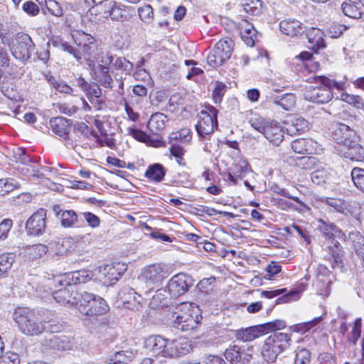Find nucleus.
I'll return each instance as SVG.
<instances>
[{"label": "nucleus", "instance_id": "1", "mask_svg": "<svg viewBox=\"0 0 364 364\" xmlns=\"http://www.w3.org/2000/svg\"><path fill=\"white\" fill-rule=\"evenodd\" d=\"M144 347L154 356L176 358L187 355L192 349L185 338L167 339L160 335H152L144 340Z\"/></svg>", "mask_w": 364, "mask_h": 364}, {"label": "nucleus", "instance_id": "2", "mask_svg": "<svg viewBox=\"0 0 364 364\" xmlns=\"http://www.w3.org/2000/svg\"><path fill=\"white\" fill-rule=\"evenodd\" d=\"M13 318L19 331L28 336H38L48 329L46 322L38 320L34 310L18 306L13 313Z\"/></svg>", "mask_w": 364, "mask_h": 364}, {"label": "nucleus", "instance_id": "3", "mask_svg": "<svg viewBox=\"0 0 364 364\" xmlns=\"http://www.w3.org/2000/svg\"><path fill=\"white\" fill-rule=\"evenodd\" d=\"M291 333L275 332L268 336L261 349L262 359L267 363H274L282 352L291 343Z\"/></svg>", "mask_w": 364, "mask_h": 364}, {"label": "nucleus", "instance_id": "4", "mask_svg": "<svg viewBox=\"0 0 364 364\" xmlns=\"http://www.w3.org/2000/svg\"><path fill=\"white\" fill-rule=\"evenodd\" d=\"M77 295L76 306L82 314L93 316L103 315L108 311L109 306L103 298L87 291Z\"/></svg>", "mask_w": 364, "mask_h": 364}, {"label": "nucleus", "instance_id": "5", "mask_svg": "<svg viewBox=\"0 0 364 364\" xmlns=\"http://www.w3.org/2000/svg\"><path fill=\"white\" fill-rule=\"evenodd\" d=\"M316 82H320L323 86L311 87L304 92V97L306 100L318 104L327 103L333 98L332 88L338 90L342 88L338 82L324 76L316 77Z\"/></svg>", "mask_w": 364, "mask_h": 364}, {"label": "nucleus", "instance_id": "6", "mask_svg": "<svg viewBox=\"0 0 364 364\" xmlns=\"http://www.w3.org/2000/svg\"><path fill=\"white\" fill-rule=\"evenodd\" d=\"M173 316H175L173 321V326L182 331L196 328L199 322V316L193 309V304H181L178 309L173 313Z\"/></svg>", "mask_w": 364, "mask_h": 364}, {"label": "nucleus", "instance_id": "7", "mask_svg": "<svg viewBox=\"0 0 364 364\" xmlns=\"http://www.w3.org/2000/svg\"><path fill=\"white\" fill-rule=\"evenodd\" d=\"M218 109L212 105L205 107L200 112L199 119L196 124V129L200 139L210 136L218 127Z\"/></svg>", "mask_w": 364, "mask_h": 364}, {"label": "nucleus", "instance_id": "8", "mask_svg": "<svg viewBox=\"0 0 364 364\" xmlns=\"http://www.w3.org/2000/svg\"><path fill=\"white\" fill-rule=\"evenodd\" d=\"M9 46L13 56L23 63L31 58L35 49V44L30 36L23 33H18L14 41Z\"/></svg>", "mask_w": 364, "mask_h": 364}, {"label": "nucleus", "instance_id": "9", "mask_svg": "<svg viewBox=\"0 0 364 364\" xmlns=\"http://www.w3.org/2000/svg\"><path fill=\"white\" fill-rule=\"evenodd\" d=\"M233 47L234 43L231 39L220 40L208 55L207 63L213 68L222 65L225 61L230 59L233 50Z\"/></svg>", "mask_w": 364, "mask_h": 364}, {"label": "nucleus", "instance_id": "10", "mask_svg": "<svg viewBox=\"0 0 364 364\" xmlns=\"http://www.w3.org/2000/svg\"><path fill=\"white\" fill-rule=\"evenodd\" d=\"M193 284L192 278L185 274L174 275L168 282L166 288L173 297L183 295Z\"/></svg>", "mask_w": 364, "mask_h": 364}, {"label": "nucleus", "instance_id": "11", "mask_svg": "<svg viewBox=\"0 0 364 364\" xmlns=\"http://www.w3.org/2000/svg\"><path fill=\"white\" fill-rule=\"evenodd\" d=\"M46 228V210L40 208L32 214L26 223L28 235L39 236L44 233Z\"/></svg>", "mask_w": 364, "mask_h": 364}, {"label": "nucleus", "instance_id": "12", "mask_svg": "<svg viewBox=\"0 0 364 364\" xmlns=\"http://www.w3.org/2000/svg\"><path fill=\"white\" fill-rule=\"evenodd\" d=\"M253 347L230 346L225 352V356L230 364H248L252 358Z\"/></svg>", "mask_w": 364, "mask_h": 364}, {"label": "nucleus", "instance_id": "13", "mask_svg": "<svg viewBox=\"0 0 364 364\" xmlns=\"http://www.w3.org/2000/svg\"><path fill=\"white\" fill-rule=\"evenodd\" d=\"M49 125L55 135L63 139L67 144L73 146V140L69 136L72 125L70 119L63 117H53L50 119Z\"/></svg>", "mask_w": 364, "mask_h": 364}, {"label": "nucleus", "instance_id": "14", "mask_svg": "<svg viewBox=\"0 0 364 364\" xmlns=\"http://www.w3.org/2000/svg\"><path fill=\"white\" fill-rule=\"evenodd\" d=\"M333 138L337 144L343 147L352 143L351 141L358 139L355 132L346 124L340 123L336 124L333 131Z\"/></svg>", "mask_w": 364, "mask_h": 364}, {"label": "nucleus", "instance_id": "15", "mask_svg": "<svg viewBox=\"0 0 364 364\" xmlns=\"http://www.w3.org/2000/svg\"><path fill=\"white\" fill-rule=\"evenodd\" d=\"M317 223V229L326 239L332 241L335 237L341 238L344 236L342 230L333 223L323 219H318Z\"/></svg>", "mask_w": 364, "mask_h": 364}, {"label": "nucleus", "instance_id": "16", "mask_svg": "<svg viewBox=\"0 0 364 364\" xmlns=\"http://www.w3.org/2000/svg\"><path fill=\"white\" fill-rule=\"evenodd\" d=\"M318 148V144L312 139L301 138L295 139L291 143V149L295 153L301 154H313Z\"/></svg>", "mask_w": 364, "mask_h": 364}, {"label": "nucleus", "instance_id": "17", "mask_svg": "<svg viewBox=\"0 0 364 364\" xmlns=\"http://www.w3.org/2000/svg\"><path fill=\"white\" fill-rule=\"evenodd\" d=\"M273 145L279 146L284 139V131L278 123L270 121L262 134Z\"/></svg>", "mask_w": 364, "mask_h": 364}, {"label": "nucleus", "instance_id": "18", "mask_svg": "<svg viewBox=\"0 0 364 364\" xmlns=\"http://www.w3.org/2000/svg\"><path fill=\"white\" fill-rule=\"evenodd\" d=\"M331 243V245H328L326 247L327 251L333 259L332 262H331V267L333 269L336 268L341 269L344 267V262L343 259L344 251L343 250V247L338 241L333 240Z\"/></svg>", "mask_w": 364, "mask_h": 364}, {"label": "nucleus", "instance_id": "19", "mask_svg": "<svg viewBox=\"0 0 364 364\" xmlns=\"http://www.w3.org/2000/svg\"><path fill=\"white\" fill-rule=\"evenodd\" d=\"M341 150L343 156L350 161H362L364 159V148L358 143V139L351 141Z\"/></svg>", "mask_w": 364, "mask_h": 364}, {"label": "nucleus", "instance_id": "20", "mask_svg": "<svg viewBox=\"0 0 364 364\" xmlns=\"http://www.w3.org/2000/svg\"><path fill=\"white\" fill-rule=\"evenodd\" d=\"M306 36L308 39L309 47L314 51L326 48V43L323 39V33L318 28H310L305 29Z\"/></svg>", "mask_w": 364, "mask_h": 364}, {"label": "nucleus", "instance_id": "21", "mask_svg": "<svg viewBox=\"0 0 364 364\" xmlns=\"http://www.w3.org/2000/svg\"><path fill=\"white\" fill-rule=\"evenodd\" d=\"M279 28L283 33L291 37L301 36L305 32V28L302 23L295 19L282 21L279 23Z\"/></svg>", "mask_w": 364, "mask_h": 364}, {"label": "nucleus", "instance_id": "22", "mask_svg": "<svg viewBox=\"0 0 364 364\" xmlns=\"http://www.w3.org/2000/svg\"><path fill=\"white\" fill-rule=\"evenodd\" d=\"M100 277L104 284L111 285L119 280L121 273L112 264H105L98 268Z\"/></svg>", "mask_w": 364, "mask_h": 364}, {"label": "nucleus", "instance_id": "23", "mask_svg": "<svg viewBox=\"0 0 364 364\" xmlns=\"http://www.w3.org/2000/svg\"><path fill=\"white\" fill-rule=\"evenodd\" d=\"M263 334L260 325L250 326L236 331L235 337L243 342L251 341Z\"/></svg>", "mask_w": 364, "mask_h": 364}, {"label": "nucleus", "instance_id": "24", "mask_svg": "<svg viewBox=\"0 0 364 364\" xmlns=\"http://www.w3.org/2000/svg\"><path fill=\"white\" fill-rule=\"evenodd\" d=\"M53 46L54 48H60L63 51H66L70 54H72L77 60H80L82 59V56L80 53L75 50L70 44H69L67 41H63L59 37H53L49 39L47 43V46Z\"/></svg>", "mask_w": 364, "mask_h": 364}, {"label": "nucleus", "instance_id": "25", "mask_svg": "<svg viewBox=\"0 0 364 364\" xmlns=\"http://www.w3.org/2000/svg\"><path fill=\"white\" fill-rule=\"evenodd\" d=\"M70 287L62 288L53 292V299L60 304H68L73 306L76 304L77 297L72 296L70 294Z\"/></svg>", "mask_w": 364, "mask_h": 364}, {"label": "nucleus", "instance_id": "26", "mask_svg": "<svg viewBox=\"0 0 364 364\" xmlns=\"http://www.w3.org/2000/svg\"><path fill=\"white\" fill-rule=\"evenodd\" d=\"M68 282L66 285L72 287L70 283L78 284V283H86L90 281L92 277V273L90 270L81 269L78 271L73 272L68 274H66Z\"/></svg>", "mask_w": 364, "mask_h": 364}, {"label": "nucleus", "instance_id": "27", "mask_svg": "<svg viewBox=\"0 0 364 364\" xmlns=\"http://www.w3.org/2000/svg\"><path fill=\"white\" fill-rule=\"evenodd\" d=\"M143 277L146 282L156 284L161 282L164 279V273L157 265L147 267L143 272Z\"/></svg>", "mask_w": 364, "mask_h": 364}, {"label": "nucleus", "instance_id": "28", "mask_svg": "<svg viewBox=\"0 0 364 364\" xmlns=\"http://www.w3.org/2000/svg\"><path fill=\"white\" fill-rule=\"evenodd\" d=\"M166 118L167 117L163 113H154L151 114L147 123V127L151 132L156 134L158 132H160L165 128V122L166 121Z\"/></svg>", "mask_w": 364, "mask_h": 364}, {"label": "nucleus", "instance_id": "29", "mask_svg": "<svg viewBox=\"0 0 364 364\" xmlns=\"http://www.w3.org/2000/svg\"><path fill=\"white\" fill-rule=\"evenodd\" d=\"M46 346L53 350H65L70 348V343L65 336H53L46 341Z\"/></svg>", "mask_w": 364, "mask_h": 364}, {"label": "nucleus", "instance_id": "30", "mask_svg": "<svg viewBox=\"0 0 364 364\" xmlns=\"http://www.w3.org/2000/svg\"><path fill=\"white\" fill-rule=\"evenodd\" d=\"M165 174V168L161 164H154L148 167L145 176L151 181L159 183L164 180Z\"/></svg>", "mask_w": 364, "mask_h": 364}, {"label": "nucleus", "instance_id": "31", "mask_svg": "<svg viewBox=\"0 0 364 364\" xmlns=\"http://www.w3.org/2000/svg\"><path fill=\"white\" fill-rule=\"evenodd\" d=\"M273 102L282 107L284 110H291L296 104V96L292 93H286L282 96L273 97Z\"/></svg>", "mask_w": 364, "mask_h": 364}, {"label": "nucleus", "instance_id": "32", "mask_svg": "<svg viewBox=\"0 0 364 364\" xmlns=\"http://www.w3.org/2000/svg\"><path fill=\"white\" fill-rule=\"evenodd\" d=\"M134 357V354L131 350L117 351L107 358V363L108 364H126Z\"/></svg>", "mask_w": 364, "mask_h": 364}, {"label": "nucleus", "instance_id": "33", "mask_svg": "<svg viewBox=\"0 0 364 364\" xmlns=\"http://www.w3.org/2000/svg\"><path fill=\"white\" fill-rule=\"evenodd\" d=\"M350 3L343 2L341 5L343 13L352 18L359 19L362 17L363 12L361 8L358 6L355 1L349 0Z\"/></svg>", "mask_w": 364, "mask_h": 364}, {"label": "nucleus", "instance_id": "34", "mask_svg": "<svg viewBox=\"0 0 364 364\" xmlns=\"http://www.w3.org/2000/svg\"><path fill=\"white\" fill-rule=\"evenodd\" d=\"M311 178L314 183L321 185L330 180L331 173L327 168H318L311 173Z\"/></svg>", "mask_w": 364, "mask_h": 364}, {"label": "nucleus", "instance_id": "35", "mask_svg": "<svg viewBox=\"0 0 364 364\" xmlns=\"http://www.w3.org/2000/svg\"><path fill=\"white\" fill-rule=\"evenodd\" d=\"M294 353V364L310 363L311 359V353L307 348L303 347H297Z\"/></svg>", "mask_w": 364, "mask_h": 364}, {"label": "nucleus", "instance_id": "36", "mask_svg": "<svg viewBox=\"0 0 364 364\" xmlns=\"http://www.w3.org/2000/svg\"><path fill=\"white\" fill-rule=\"evenodd\" d=\"M350 175L355 186L364 193V169L355 167L351 170Z\"/></svg>", "mask_w": 364, "mask_h": 364}, {"label": "nucleus", "instance_id": "37", "mask_svg": "<svg viewBox=\"0 0 364 364\" xmlns=\"http://www.w3.org/2000/svg\"><path fill=\"white\" fill-rule=\"evenodd\" d=\"M318 161L314 156H304L298 157L295 161V165L304 170H311L315 168Z\"/></svg>", "mask_w": 364, "mask_h": 364}, {"label": "nucleus", "instance_id": "38", "mask_svg": "<svg viewBox=\"0 0 364 364\" xmlns=\"http://www.w3.org/2000/svg\"><path fill=\"white\" fill-rule=\"evenodd\" d=\"M245 168H246V166H242L240 164H235L234 166L231 168L230 171L228 173L226 180H228L231 181L232 184L236 185L238 180L242 178V173L245 172Z\"/></svg>", "mask_w": 364, "mask_h": 364}, {"label": "nucleus", "instance_id": "39", "mask_svg": "<svg viewBox=\"0 0 364 364\" xmlns=\"http://www.w3.org/2000/svg\"><path fill=\"white\" fill-rule=\"evenodd\" d=\"M166 290L164 289H158L152 296L149 304L153 309L164 306L166 304Z\"/></svg>", "mask_w": 364, "mask_h": 364}, {"label": "nucleus", "instance_id": "40", "mask_svg": "<svg viewBox=\"0 0 364 364\" xmlns=\"http://www.w3.org/2000/svg\"><path fill=\"white\" fill-rule=\"evenodd\" d=\"M61 225L64 228L73 226L77 220V215L74 210H65L60 215Z\"/></svg>", "mask_w": 364, "mask_h": 364}, {"label": "nucleus", "instance_id": "41", "mask_svg": "<svg viewBox=\"0 0 364 364\" xmlns=\"http://www.w3.org/2000/svg\"><path fill=\"white\" fill-rule=\"evenodd\" d=\"M349 239L352 241L353 250L356 253L364 251V236L359 232L355 231L349 233Z\"/></svg>", "mask_w": 364, "mask_h": 364}, {"label": "nucleus", "instance_id": "42", "mask_svg": "<svg viewBox=\"0 0 364 364\" xmlns=\"http://www.w3.org/2000/svg\"><path fill=\"white\" fill-rule=\"evenodd\" d=\"M112 66L117 70H121L126 74L130 73L133 70L134 65L125 58L117 57L114 58Z\"/></svg>", "mask_w": 364, "mask_h": 364}, {"label": "nucleus", "instance_id": "43", "mask_svg": "<svg viewBox=\"0 0 364 364\" xmlns=\"http://www.w3.org/2000/svg\"><path fill=\"white\" fill-rule=\"evenodd\" d=\"M125 13V6L116 2L115 6L113 7L109 17H110L112 21L123 22L127 20Z\"/></svg>", "mask_w": 364, "mask_h": 364}, {"label": "nucleus", "instance_id": "44", "mask_svg": "<svg viewBox=\"0 0 364 364\" xmlns=\"http://www.w3.org/2000/svg\"><path fill=\"white\" fill-rule=\"evenodd\" d=\"M16 255L14 253H4L0 255V272H7L15 261Z\"/></svg>", "mask_w": 364, "mask_h": 364}, {"label": "nucleus", "instance_id": "45", "mask_svg": "<svg viewBox=\"0 0 364 364\" xmlns=\"http://www.w3.org/2000/svg\"><path fill=\"white\" fill-rule=\"evenodd\" d=\"M215 280V277H210L205 278L198 282L197 288L200 291V294L198 295L199 299H200L203 294H208L213 291V287L211 284Z\"/></svg>", "mask_w": 364, "mask_h": 364}, {"label": "nucleus", "instance_id": "46", "mask_svg": "<svg viewBox=\"0 0 364 364\" xmlns=\"http://www.w3.org/2000/svg\"><path fill=\"white\" fill-rule=\"evenodd\" d=\"M114 0H103L96 4L97 11L104 18H108L110 16L111 11L115 6Z\"/></svg>", "mask_w": 364, "mask_h": 364}, {"label": "nucleus", "instance_id": "47", "mask_svg": "<svg viewBox=\"0 0 364 364\" xmlns=\"http://www.w3.org/2000/svg\"><path fill=\"white\" fill-rule=\"evenodd\" d=\"M270 121L262 117H255L249 119V124L255 130L263 134Z\"/></svg>", "mask_w": 364, "mask_h": 364}, {"label": "nucleus", "instance_id": "48", "mask_svg": "<svg viewBox=\"0 0 364 364\" xmlns=\"http://www.w3.org/2000/svg\"><path fill=\"white\" fill-rule=\"evenodd\" d=\"M321 319L322 318L321 316L316 317L310 321L294 325L290 327V329L294 332L304 333L314 326H316L321 321Z\"/></svg>", "mask_w": 364, "mask_h": 364}, {"label": "nucleus", "instance_id": "49", "mask_svg": "<svg viewBox=\"0 0 364 364\" xmlns=\"http://www.w3.org/2000/svg\"><path fill=\"white\" fill-rule=\"evenodd\" d=\"M109 69L101 68L99 70L98 82L105 87L112 88L113 80L109 73Z\"/></svg>", "mask_w": 364, "mask_h": 364}, {"label": "nucleus", "instance_id": "50", "mask_svg": "<svg viewBox=\"0 0 364 364\" xmlns=\"http://www.w3.org/2000/svg\"><path fill=\"white\" fill-rule=\"evenodd\" d=\"M140 19L145 23H151L154 19V10L150 5H145L138 9Z\"/></svg>", "mask_w": 364, "mask_h": 364}, {"label": "nucleus", "instance_id": "51", "mask_svg": "<svg viewBox=\"0 0 364 364\" xmlns=\"http://www.w3.org/2000/svg\"><path fill=\"white\" fill-rule=\"evenodd\" d=\"M244 4V10L251 15L257 16L261 14L262 2L260 0H247Z\"/></svg>", "mask_w": 364, "mask_h": 364}, {"label": "nucleus", "instance_id": "52", "mask_svg": "<svg viewBox=\"0 0 364 364\" xmlns=\"http://www.w3.org/2000/svg\"><path fill=\"white\" fill-rule=\"evenodd\" d=\"M362 326V319L358 318L353 323L352 331L348 335V341L352 344H355L358 338L360 337Z\"/></svg>", "mask_w": 364, "mask_h": 364}, {"label": "nucleus", "instance_id": "53", "mask_svg": "<svg viewBox=\"0 0 364 364\" xmlns=\"http://www.w3.org/2000/svg\"><path fill=\"white\" fill-rule=\"evenodd\" d=\"M29 255L33 259L40 258L48 252V247L43 244H38L28 247Z\"/></svg>", "mask_w": 364, "mask_h": 364}, {"label": "nucleus", "instance_id": "54", "mask_svg": "<svg viewBox=\"0 0 364 364\" xmlns=\"http://www.w3.org/2000/svg\"><path fill=\"white\" fill-rule=\"evenodd\" d=\"M348 28V27L345 25L333 23L328 28V35L332 38H337Z\"/></svg>", "mask_w": 364, "mask_h": 364}, {"label": "nucleus", "instance_id": "55", "mask_svg": "<svg viewBox=\"0 0 364 364\" xmlns=\"http://www.w3.org/2000/svg\"><path fill=\"white\" fill-rule=\"evenodd\" d=\"M262 327L263 334L267 333L269 331H277L282 329L286 326V323L283 320H275L273 321L267 322L260 325Z\"/></svg>", "mask_w": 364, "mask_h": 364}, {"label": "nucleus", "instance_id": "56", "mask_svg": "<svg viewBox=\"0 0 364 364\" xmlns=\"http://www.w3.org/2000/svg\"><path fill=\"white\" fill-rule=\"evenodd\" d=\"M308 129V122L304 118H297L292 122L289 131L301 134Z\"/></svg>", "mask_w": 364, "mask_h": 364}, {"label": "nucleus", "instance_id": "57", "mask_svg": "<svg viewBox=\"0 0 364 364\" xmlns=\"http://www.w3.org/2000/svg\"><path fill=\"white\" fill-rule=\"evenodd\" d=\"M326 203L338 213H344L347 210L346 203L340 199L328 198Z\"/></svg>", "mask_w": 364, "mask_h": 364}, {"label": "nucleus", "instance_id": "58", "mask_svg": "<svg viewBox=\"0 0 364 364\" xmlns=\"http://www.w3.org/2000/svg\"><path fill=\"white\" fill-rule=\"evenodd\" d=\"M318 364H337V358L334 354L323 352L318 354Z\"/></svg>", "mask_w": 364, "mask_h": 364}, {"label": "nucleus", "instance_id": "59", "mask_svg": "<svg viewBox=\"0 0 364 364\" xmlns=\"http://www.w3.org/2000/svg\"><path fill=\"white\" fill-rule=\"evenodd\" d=\"M226 91V85L222 82H217L213 91V98L215 103H219L222 101L223 97Z\"/></svg>", "mask_w": 364, "mask_h": 364}, {"label": "nucleus", "instance_id": "60", "mask_svg": "<svg viewBox=\"0 0 364 364\" xmlns=\"http://www.w3.org/2000/svg\"><path fill=\"white\" fill-rule=\"evenodd\" d=\"M292 230H294L307 243H310L311 240L307 230L297 225H292L291 227L284 228V230L289 234L292 233Z\"/></svg>", "mask_w": 364, "mask_h": 364}, {"label": "nucleus", "instance_id": "61", "mask_svg": "<svg viewBox=\"0 0 364 364\" xmlns=\"http://www.w3.org/2000/svg\"><path fill=\"white\" fill-rule=\"evenodd\" d=\"M299 294L300 292L297 290H291L281 297H279L277 299L276 303L284 304L297 300L299 298Z\"/></svg>", "mask_w": 364, "mask_h": 364}, {"label": "nucleus", "instance_id": "62", "mask_svg": "<svg viewBox=\"0 0 364 364\" xmlns=\"http://www.w3.org/2000/svg\"><path fill=\"white\" fill-rule=\"evenodd\" d=\"M23 10L28 15L35 16L39 13L38 6L31 1H28L23 4Z\"/></svg>", "mask_w": 364, "mask_h": 364}, {"label": "nucleus", "instance_id": "63", "mask_svg": "<svg viewBox=\"0 0 364 364\" xmlns=\"http://www.w3.org/2000/svg\"><path fill=\"white\" fill-rule=\"evenodd\" d=\"M0 364H20V357L17 353H8L1 358Z\"/></svg>", "mask_w": 364, "mask_h": 364}, {"label": "nucleus", "instance_id": "64", "mask_svg": "<svg viewBox=\"0 0 364 364\" xmlns=\"http://www.w3.org/2000/svg\"><path fill=\"white\" fill-rule=\"evenodd\" d=\"M85 220L87 221L89 226L91 228H97L100 225V220L95 214L90 212H85L82 213Z\"/></svg>", "mask_w": 364, "mask_h": 364}]
</instances>
